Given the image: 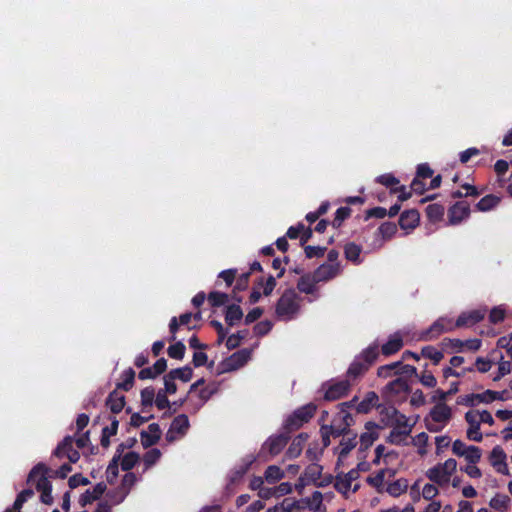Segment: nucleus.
<instances>
[{"mask_svg": "<svg viewBox=\"0 0 512 512\" xmlns=\"http://www.w3.org/2000/svg\"><path fill=\"white\" fill-rule=\"evenodd\" d=\"M340 272V265L338 262H327L322 264L314 273L316 276V280L319 282L327 281L335 276H337Z\"/></svg>", "mask_w": 512, "mask_h": 512, "instance_id": "4468645a", "label": "nucleus"}, {"mask_svg": "<svg viewBox=\"0 0 512 512\" xmlns=\"http://www.w3.org/2000/svg\"><path fill=\"white\" fill-rule=\"evenodd\" d=\"M427 442H428V435L425 432L417 434L412 439V443L415 447H417L418 454L421 456L425 455L427 453Z\"/></svg>", "mask_w": 512, "mask_h": 512, "instance_id": "37998d69", "label": "nucleus"}, {"mask_svg": "<svg viewBox=\"0 0 512 512\" xmlns=\"http://www.w3.org/2000/svg\"><path fill=\"white\" fill-rule=\"evenodd\" d=\"M489 506L498 512H506L510 506V498L504 494H496L490 499Z\"/></svg>", "mask_w": 512, "mask_h": 512, "instance_id": "2f4dec72", "label": "nucleus"}, {"mask_svg": "<svg viewBox=\"0 0 512 512\" xmlns=\"http://www.w3.org/2000/svg\"><path fill=\"white\" fill-rule=\"evenodd\" d=\"M356 436H344L336 449L338 454L337 465H342L349 452L356 446Z\"/></svg>", "mask_w": 512, "mask_h": 512, "instance_id": "a211bd4d", "label": "nucleus"}, {"mask_svg": "<svg viewBox=\"0 0 512 512\" xmlns=\"http://www.w3.org/2000/svg\"><path fill=\"white\" fill-rule=\"evenodd\" d=\"M315 406L312 404L305 405L297 409L285 421V426L289 430H296L304 423L308 422L315 412Z\"/></svg>", "mask_w": 512, "mask_h": 512, "instance_id": "6e6552de", "label": "nucleus"}, {"mask_svg": "<svg viewBox=\"0 0 512 512\" xmlns=\"http://www.w3.org/2000/svg\"><path fill=\"white\" fill-rule=\"evenodd\" d=\"M461 470L466 473L470 478L479 479L482 477L481 470L477 467V463L467 464Z\"/></svg>", "mask_w": 512, "mask_h": 512, "instance_id": "052dcab7", "label": "nucleus"}, {"mask_svg": "<svg viewBox=\"0 0 512 512\" xmlns=\"http://www.w3.org/2000/svg\"><path fill=\"white\" fill-rule=\"evenodd\" d=\"M264 476L268 483L273 484L284 477V472L280 467L271 465L266 469Z\"/></svg>", "mask_w": 512, "mask_h": 512, "instance_id": "4c0bfd02", "label": "nucleus"}, {"mask_svg": "<svg viewBox=\"0 0 512 512\" xmlns=\"http://www.w3.org/2000/svg\"><path fill=\"white\" fill-rule=\"evenodd\" d=\"M415 423H416V420L408 418L404 414H402L398 411L389 427L412 430Z\"/></svg>", "mask_w": 512, "mask_h": 512, "instance_id": "72a5a7b5", "label": "nucleus"}, {"mask_svg": "<svg viewBox=\"0 0 512 512\" xmlns=\"http://www.w3.org/2000/svg\"><path fill=\"white\" fill-rule=\"evenodd\" d=\"M361 248L354 244L349 243L345 246V256L348 260L358 263L360 261Z\"/></svg>", "mask_w": 512, "mask_h": 512, "instance_id": "49530a36", "label": "nucleus"}, {"mask_svg": "<svg viewBox=\"0 0 512 512\" xmlns=\"http://www.w3.org/2000/svg\"><path fill=\"white\" fill-rule=\"evenodd\" d=\"M124 405V396L117 392L111 393L107 399V406L113 413H119L124 408Z\"/></svg>", "mask_w": 512, "mask_h": 512, "instance_id": "e433bc0d", "label": "nucleus"}, {"mask_svg": "<svg viewBox=\"0 0 512 512\" xmlns=\"http://www.w3.org/2000/svg\"><path fill=\"white\" fill-rule=\"evenodd\" d=\"M380 422L389 427L396 416L398 410L393 406H378Z\"/></svg>", "mask_w": 512, "mask_h": 512, "instance_id": "473e14b6", "label": "nucleus"}, {"mask_svg": "<svg viewBox=\"0 0 512 512\" xmlns=\"http://www.w3.org/2000/svg\"><path fill=\"white\" fill-rule=\"evenodd\" d=\"M321 472H322L321 466H319L317 464H311L306 468L303 476H304V479H307L308 482H310V483L322 485L323 482H319Z\"/></svg>", "mask_w": 512, "mask_h": 512, "instance_id": "f704fd0d", "label": "nucleus"}, {"mask_svg": "<svg viewBox=\"0 0 512 512\" xmlns=\"http://www.w3.org/2000/svg\"><path fill=\"white\" fill-rule=\"evenodd\" d=\"M303 501L285 498L281 503L268 508L267 512H300Z\"/></svg>", "mask_w": 512, "mask_h": 512, "instance_id": "6ab92c4d", "label": "nucleus"}, {"mask_svg": "<svg viewBox=\"0 0 512 512\" xmlns=\"http://www.w3.org/2000/svg\"><path fill=\"white\" fill-rule=\"evenodd\" d=\"M161 436V430L159 426L152 423L148 426L147 430L141 432L140 439L144 447H150L154 445Z\"/></svg>", "mask_w": 512, "mask_h": 512, "instance_id": "dca6fc26", "label": "nucleus"}, {"mask_svg": "<svg viewBox=\"0 0 512 512\" xmlns=\"http://www.w3.org/2000/svg\"><path fill=\"white\" fill-rule=\"evenodd\" d=\"M135 481H136V477L134 474H132V473L125 474V476L122 480V490L123 491L121 492L119 497L117 499H115V501H114L115 504L123 501V499L125 498V496L127 495L128 491H129V489L134 485Z\"/></svg>", "mask_w": 512, "mask_h": 512, "instance_id": "58836bf2", "label": "nucleus"}, {"mask_svg": "<svg viewBox=\"0 0 512 512\" xmlns=\"http://www.w3.org/2000/svg\"><path fill=\"white\" fill-rule=\"evenodd\" d=\"M120 465L123 470H130L139 461V455L135 452H127L123 457L120 456Z\"/></svg>", "mask_w": 512, "mask_h": 512, "instance_id": "79ce46f5", "label": "nucleus"}, {"mask_svg": "<svg viewBox=\"0 0 512 512\" xmlns=\"http://www.w3.org/2000/svg\"><path fill=\"white\" fill-rule=\"evenodd\" d=\"M164 386L165 389L163 392L166 394H175L177 391L175 378L171 375L170 372L164 377Z\"/></svg>", "mask_w": 512, "mask_h": 512, "instance_id": "69168bd1", "label": "nucleus"}, {"mask_svg": "<svg viewBox=\"0 0 512 512\" xmlns=\"http://www.w3.org/2000/svg\"><path fill=\"white\" fill-rule=\"evenodd\" d=\"M503 399V392L486 390L481 393H471L464 397L463 403L469 406H477L481 403L489 404L496 400Z\"/></svg>", "mask_w": 512, "mask_h": 512, "instance_id": "9d476101", "label": "nucleus"}, {"mask_svg": "<svg viewBox=\"0 0 512 512\" xmlns=\"http://www.w3.org/2000/svg\"><path fill=\"white\" fill-rule=\"evenodd\" d=\"M349 384L347 381H339L331 384L325 392V398L327 400H336L348 392Z\"/></svg>", "mask_w": 512, "mask_h": 512, "instance_id": "412c9836", "label": "nucleus"}, {"mask_svg": "<svg viewBox=\"0 0 512 512\" xmlns=\"http://www.w3.org/2000/svg\"><path fill=\"white\" fill-rule=\"evenodd\" d=\"M498 359V355H496V352L492 354V359H484V358H478L475 362V366L478 369V371L484 373L491 369L492 362Z\"/></svg>", "mask_w": 512, "mask_h": 512, "instance_id": "6e6d98bb", "label": "nucleus"}, {"mask_svg": "<svg viewBox=\"0 0 512 512\" xmlns=\"http://www.w3.org/2000/svg\"><path fill=\"white\" fill-rule=\"evenodd\" d=\"M170 373L175 379H179L183 382L190 381L192 378V374H193L192 369L187 366L178 368V369H174V370L170 371Z\"/></svg>", "mask_w": 512, "mask_h": 512, "instance_id": "3c124183", "label": "nucleus"}, {"mask_svg": "<svg viewBox=\"0 0 512 512\" xmlns=\"http://www.w3.org/2000/svg\"><path fill=\"white\" fill-rule=\"evenodd\" d=\"M403 346V338L400 332L394 333L388 341L382 346V353L386 356L392 355L399 351Z\"/></svg>", "mask_w": 512, "mask_h": 512, "instance_id": "5701e85b", "label": "nucleus"}, {"mask_svg": "<svg viewBox=\"0 0 512 512\" xmlns=\"http://www.w3.org/2000/svg\"><path fill=\"white\" fill-rule=\"evenodd\" d=\"M467 464L478 463L482 458V450L477 446H470V449L462 456Z\"/></svg>", "mask_w": 512, "mask_h": 512, "instance_id": "a18cd8bd", "label": "nucleus"}, {"mask_svg": "<svg viewBox=\"0 0 512 512\" xmlns=\"http://www.w3.org/2000/svg\"><path fill=\"white\" fill-rule=\"evenodd\" d=\"M456 471V460L449 458L442 463H437L436 465L428 468L425 471V476L429 481L437 484L440 488L445 489L450 485L452 476L455 475Z\"/></svg>", "mask_w": 512, "mask_h": 512, "instance_id": "f03ea898", "label": "nucleus"}, {"mask_svg": "<svg viewBox=\"0 0 512 512\" xmlns=\"http://www.w3.org/2000/svg\"><path fill=\"white\" fill-rule=\"evenodd\" d=\"M440 487L433 482L425 483L422 487L421 494L425 500H434L440 493Z\"/></svg>", "mask_w": 512, "mask_h": 512, "instance_id": "ea45409f", "label": "nucleus"}, {"mask_svg": "<svg viewBox=\"0 0 512 512\" xmlns=\"http://www.w3.org/2000/svg\"><path fill=\"white\" fill-rule=\"evenodd\" d=\"M324 496L321 492L315 491L310 497L302 499V509L307 506L312 512H325V508L322 505Z\"/></svg>", "mask_w": 512, "mask_h": 512, "instance_id": "b1692460", "label": "nucleus"}, {"mask_svg": "<svg viewBox=\"0 0 512 512\" xmlns=\"http://www.w3.org/2000/svg\"><path fill=\"white\" fill-rule=\"evenodd\" d=\"M470 209L469 206L463 202L457 203L452 206L449 210L448 217L449 223L452 225H457L461 223L464 219L469 216Z\"/></svg>", "mask_w": 512, "mask_h": 512, "instance_id": "2eb2a0df", "label": "nucleus"}, {"mask_svg": "<svg viewBox=\"0 0 512 512\" xmlns=\"http://www.w3.org/2000/svg\"><path fill=\"white\" fill-rule=\"evenodd\" d=\"M408 383L405 379L398 377L386 385L383 393L388 401L393 403L403 402L408 394Z\"/></svg>", "mask_w": 512, "mask_h": 512, "instance_id": "0eeeda50", "label": "nucleus"}, {"mask_svg": "<svg viewBox=\"0 0 512 512\" xmlns=\"http://www.w3.org/2000/svg\"><path fill=\"white\" fill-rule=\"evenodd\" d=\"M58 457L66 456L71 462H76L79 459V453L72 449V439L66 438L55 450Z\"/></svg>", "mask_w": 512, "mask_h": 512, "instance_id": "4be33fe9", "label": "nucleus"}, {"mask_svg": "<svg viewBox=\"0 0 512 512\" xmlns=\"http://www.w3.org/2000/svg\"><path fill=\"white\" fill-rule=\"evenodd\" d=\"M135 372L132 369H127L122 374V380L118 383V387L123 390H129L134 381Z\"/></svg>", "mask_w": 512, "mask_h": 512, "instance_id": "603ef678", "label": "nucleus"}, {"mask_svg": "<svg viewBox=\"0 0 512 512\" xmlns=\"http://www.w3.org/2000/svg\"><path fill=\"white\" fill-rule=\"evenodd\" d=\"M300 299L294 290H287L280 297L277 306V317L282 320L292 319L299 311Z\"/></svg>", "mask_w": 512, "mask_h": 512, "instance_id": "39448f33", "label": "nucleus"}, {"mask_svg": "<svg viewBox=\"0 0 512 512\" xmlns=\"http://www.w3.org/2000/svg\"><path fill=\"white\" fill-rule=\"evenodd\" d=\"M306 439H307V435H304V434L298 435L292 441L291 445L289 446V448L287 450V455L290 458H295V457L299 456L303 449Z\"/></svg>", "mask_w": 512, "mask_h": 512, "instance_id": "c9c22d12", "label": "nucleus"}, {"mask_svg": "<svg viewBox=\"0 0 512 512\" xmlns=\"http://www.w3.org/2000/svg\"><path fill=\"white\" fill-rule=\"evenodd\" d=\"M287 439L283 435L274 436L264 444V449L274 456L277 455L286 445Z\"/></svg>", "mask_w": 512, "mask_h": 512, "instance_id": "393cba45", "label": "nucleus"}, {"mask_svg": "<svg viewBox=\"0 0 512 512\" xmlns=\"http://www.w3.org/2000/svg\"><path fill=\"white\" fill-rule=\"evenodd\" d=\"M161 457V451L157 448H153L146 452L143 458L145 469L152 467Z\"/></svg>", "mask_w": 512, "mask_h": 512, "instance_id": "de8ad7c7", "label": "nucleus"}, {"mask_svg": "<svg viewBox=\"0 0 512 512\" xmlns=\"http://www.w3.org/2000/svg\"><path fill=\"white\" fill-rule=\"evenodd\" d=\"M349 416L344 413H339L330 426L322 427L323 443L324 446L330 444L329 434L339 436L349 425L347 422Z\"/></svg>", "mask_w": 512, "mask_h": 512, "instance_id": "1a4fd4ad", "label": "nucleus"}, {"mask_svg": "<svg viewBox=\"0 0 512 512\" xmlns=\"http://www.w3.org/2000/svg\"><path fill=\"white\" fill-rule=\"evenodd\" d=\"M489 462L494 470L502 475H509L507 455L500 446H495L489 455Z\"/></svg>", "mask_w": 512, "mask_h": 512, "instance_id": "f8f14e48", "label": "nucleus"}, {"mask_svg": "<svg viewBox=\"0 0 512 512\" xmlns=\"http://www.w3.org/2000/svg\"><path fill=\"white\" fill-rule=\"evenodd\" d=\"M189 427V420L186 415H178L172 421L169 430L166 433V440L173 442L182 437Z\"/></svg>", "mask_w": 512, "mask_h": 512, "instance_id": "9b49d317", "label": "nucleus"}, {"mask_svg": "<svg viewBox=\"0 0 512 512\" xmlns=\"http://www.w3.org/2000/svg\"><path fill=\"white\" fill-rule=\"evenodd\" d=\"M420 216L417 210H408L401 214L399 225L403 230H412L419 224Z\"/></svg>", "mask_w": 512, "mask_h": 512, "instance_id": "aec40b11", "label": "nucleus"}, {"mask_svg": "<svg viewBox=\"0 0 512 512\" xmlns=\"http://www.w3.org/2000/svg\"><path fill=\"white\" fill-rule=\"evenodd\" d=\"M119 422L115 418L112 419L111 424L103 428L102 431V445L107 446L109 444V438L117 433Z\"/></svg>", "mask_w": 512, "mask_h": 512, "instance_id": "c03bdc74", "label": "nucleus"}, {"mask_svg": "<svg viewBox=\"0 0 512 512\" xmlns=\"http://www.w3.org/2000/svg\"><path fill=\"white\" fill-rule=\"evenodd\" d=\"M250 356H251L250 350L242 349L230 356V358L228 359V364L233 369H237V368L243 366L250 359Z\"/></svg>", "mask_w": 512, "mask_h": 512, "instance_id": "c756f323", "label": "nucleus"}, {"mask_svg": "<svg viewBox=\"0 0 512 512\" xmlns=\"http://www.w3.org/2000/svg\"><path fill=\"white\" fill-rule=\"evenodd\" d=\"M201 318V315L198 313V314H191V313H185L183 315H181L179 317V323H178V320L176 317H173L170 321V324H169V329H170V332L173 334L172 336V340L175 339V332L177 331L178 329V326L179 325H187L189 326L190 322L192 319H195V320H200Z\"/></svg>", "mask_w": 512, "mask_h": 512, "instance_id": "a878e982", "label": "nucleus"}, {"mask_svg": "<svg viewBox=\"0 0 512 512\" xmlns=\"http://www.w3.org/2000/svg\"><path fill=\"white\" fill-rule=\"evenodd\" d=\"M470 446L461 440H455L452 444V452L457 457H462L470 449Z\"/></svg>", "mask_w": 512, "mask_h": 512, "instance_id": "e2e57ef3", "label": "nucleus"}, {"mask_svg": "<svg viewBox=\"0 0 512 512\" xmlns=\"http://www.w3.org/2000/svg\"><path fill=\"white\" fill-rule=\"evenodd\" d=\"M33 495V491L30 489L22 491L14 502V510H20L22 505Z\"/></svg>", "mask_w": 512, "mask_h": 512, "instance_id": "0e129e2a", "label": "nucleus"}, {"mask_svg": "<svg viewBox=\"0 0 512 512\" xmlns=\"http://www.w3.org/2000/svg\"><path fill=\"white\" fill-rule=\"evenodd\" d=\"M499 202V199L493 195H487L483 197L478 203L477 208L480 211H488L494 208Z\"/></svg>", "mask_w": 512, "mask_h": 512, "instance_id": "8fccbe9b", "label": "nucleus"}, {"mask_svg": "<svg viewBox=\"0 0 512 512\" xmlns=\"http://www.w3.org/2000/svg\"><path fill=\"white\" fill-rule=\"evenodd\" d=\"M106 486L103 483L97 484L92 490H87L80 498V503L85 506L98 499L104 492Z\"/></svg>", "mask_w": 512, "mask_h": 512, "instance_id": "c85d7f7f", "label": "nucleus"}, {"mask_svg": "<svg viewBox=\"0 0 512 512\" xmlns=\"http://www.w3.org/2000/svg\"><path fill=\"white\" fill-rule=\"evenodd\" d=\"M48 469L43 464L35 466L29 474L28 483L35 486L41 492V501L45 504H51L53 497L51 495V483L46 477Z\"/></svg>", "mask_w": 512, "mask_h": 512, "instance_id": "20e7f679", "label": "nucleus"}, {"mask_svg": "<svg viewBox=\"0 0 512 512\" xmlns=\"http://www.w3.org/2000/svg\"><path fill=\"white\" fill-rule=\"evenodd\" d=\"M419 380L421 382L422 385L426 386V387H429V388H433L436 386L437 384V380L436 378L433 376L432 373L430 372H423L420 377H419Z\"/></svg>", "mask_w": 512, "mask_h": 512, "instance_id": "774afa93", "label": "nucleus"}, {"mask_svg": "<svg viewBox=\"0 0 512 512\" xmlns=\"http://www.w3.org/2000/svg\"><path fill=\"white\" fill-rule=\"evenodd\" d=\"M497 347L505 350L506 355L512 360V334L499 338Z\"/></svg>", "mask_w": 512, "mask_h": 512, "instance_id": "5fc2aeb1", "label": "nucleus"}, {"mask_svg": "<svg viewBox=\"0 0 512 512\" xmlns=\"http://www.w3.org/2000/svg\"><path fill=\"white\" fill-rule=\"evenodd\" d=\"M485 313L486 310L484 309L464 312L458 317L455 323L447 317H441L430 327L428 334H431V337H436L443 332L452 330L454 327L474 325L484 318Z\"/></svg>", "mask_w": 512, "mask_h": 512, "instance_id": "f257e3e1", "label": "nucleus"}, {"mask_svg": "<svg viewBox=\"0 0 512 512\" xmlns=\"http://www.w3.org/2000/svg\"><path fill=\"white\" fill-rule=\"evenodd\" d=\"M412 430L410 429H401V428H392L390 434L387 437L388 442L401 445L406 443L407 438L410 436Z\"/></svg>", "mask_w": 512, "mask_h": 512, "instance_id": "7c9ffc66", "label": "nucleus"}, {"mask_svg": "<svg viewBox=\"0 0 512 512\" xmlns=\"http://www.w3.org/2000/svg\"><path fill=\"white\" fill-rule=\"evenodd\" d=\"M185 353V346L182 342H177L168 348V355L174 359H182Z\"/></svg>", "mask_w": 512, "mask_h": 512, "instance_id": "4d7b16f0", "label": "nucleus"}, {"mask_svg": "<svg viewBox=\"0 0 512 512\" xmlns=\"http://www.w3.org/2000/svg\"><path fill=\"white\" fill-rule=\"evenodd\" d=\"M505 309L502 306L493 308L490 312V321L494 324L501 322L505 317Z\"/></svg>", "mask_w": 512, "mask_h": 512, "instance_id": "338daca9", "label": "nucleus"}, {"mask_svg": "<svg viewBox=\"0 0 512 512\" xmlns=\"http://www.w3.org/2000/svg\"><path fill=\"white\" fill-rule=\"evenodd\" d=\"M378 429L379 426L373 422H368L365 425V431L360 436V444L362 448L367 449L374 443L379 436Z\"/></svg>", "mask_w": 512, "mask_h": 512, "instance_id": "f3484780", "label": "nucleus"}, {"mask_svg": "<svg viewBox=\"0 0 512 512\" xmlns=\"http://www.w3.org/2000/svg\"><path fill=\"white\" fill-rule=\"evenodd\" d=\"M498 375L495 376L494 380H499L501 377L507 375L511 371L510 361L504 360V355L500 354L498 357Z\"/></svg>", "mask_w": 512, "mask_h": 512, "instance_id": "864d4df0", "label": "nucleus"}, {"mask_svg": "<svg viewBox=\"0 0 512 512\" xmlns=\"http://www.w3.org/2000/svg\"><path fill=\"white\" fill-rule=\"evenodd\" d=\"M477 417L473 410L466 412L465 420L468 424L466 436L471 441L481 442L483 439V434L481 433L482 424H480Z\"/></svg>", "mask_w": 512, "mask_h": 512, "instance_id": "ddd939ff", "label": "nucleus"}, {"mask_svg": "<svg viewBox=\"0 0 512 512\" xmlns=\"http://www.w3.org/2000/svg\"><path fill=\"white\" fill-rule=\"evenodd\" d=\"M119 459L120 455H115L107 467L106 478L107 481L110 483H112L118 475Z\"/></svg>", "mask_w": 512, "mask_h": 512, "instance_id": "09e8293b", "label": "nucleus"}, {"mask_svg": "<svg viewBox=\"0 0 512 512\" xmlns=\"http://www.w3.org/2000/svg\"><path fill=\"white\" fill-rule=\"evenodd\" d=\"M452 418V409L447 404H436L425 418L426 427L430 432H440Z\"/></svg>", "mask_w": 512, "mask_h": 512, "instance_id": "7ed1b4c3", "label": "nucleus"}, {"mask_svg": "<svg viewBox=\"0 0 512 512\" xmlns=\"http://www.w3.org/2000/svg\"><path fill=\"white\" fill-rule=\"evenodd\" d=\"M208 300L213 306H221L228 301V296L225 293L212 292L209 294Z\"/></svg>", "mask_w": 512, "mask_h": 512, "instance_id": "bf43d9fd", "label": "nucleus"}, {"mask_svg": "<svg viewBox=\"0 0 512 512\" xmlns=\"http://www.w3.org/2000/svg\"><path fill=\"white\" fill-rule=\"evenodd\" d=\"M358 478L359 472L356 469H352L346 474H340L336 477L334 484L335 489L345 498H349L350 495L355 493L360 487Z\"/></svg>", "mask_w": 512, "mask_h": 512, "instance_id": "423d86ee", "label": "nucleus"}, {"mask_svg": "<svg viewBox=\"0 0 512 512\" xmlns=\"http://www.w3.org/2000/svg\"><path fill=\"white\" fill-rule=\"evenodd\" d=\"M472 410L478 416L477 418H478L480 424H482V425L487 424L489 426H492L494 424L493 416L487 410H479V409H472Z\"/></svg>", "mask_w": 512, "mask_h": 512, "instance_id": "13d9d810", "label": "nucleus"}, {"mask_svg": "<svg viewBox=\"0 0 512 512\" xmlns=\"http://www.w3.org/2000/svg\"><path fill=\"white\" fill-rule=\"evenodd\" d=\"M319 281L316 280V276L315 275H304L302 276L298 283H297V287L299 289V291L303 292V293H306V294H312L315 292L316 290V283H318Z\"/></svg>", "mask_w": 512, "mask_h": 512, "instance_id": "cd10ccee", "label": "nucleus"}, {"mask_svg": "<svg viewBox=\"0 0 512 512\" xmlns=\"http://www.w3.org/2000/svg\"><path fill=\"white\" fill-rule=\"evenodd\" d=\"M379 397L375 392H368L364 399L357 405V411L360 413H367L374 407L378 408Z\"/></svg>", "mask_w": 512, "mask_h": 512, "instance_id": "bb28decb", "label": "nucleus"}, {"mask_svg": "<svg viewBox=\"0 0 512 512\" xmlns=\"http://www.w3.org/2000/svg\"><path fill=\"white\" fill-rule=\"evenodd\" d=\"M243 316V312L238 305H230L227 308L225 320L229 325H234Z\"/></svg>", "mask_w": 512, "mask_h": 512, "instance_id": "a19ab883", "label": "nucleus"}, {"mask_svg": "<svg viewBox=\"0 0 512 512\" xmlns=\"http://www.w3.org/2000/svg\"><path fill=\"white\" fill-rule=\"evenodd\" d=\"M423 354L431 359L435 364L439 363L443 358V353L433 347H426L423 349Z\"/></svg>", "mask_w": 512, "mask_h": 512, "instance_id": "680f3d73", "label": "nucleus"}]
</instances>
